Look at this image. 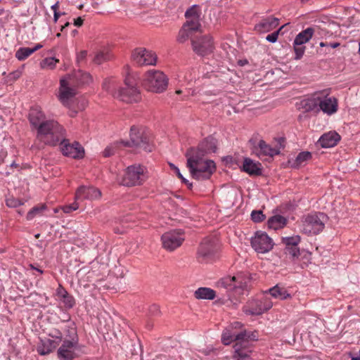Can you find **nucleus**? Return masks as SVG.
<instances>
[{"label":"nucleus","mask_w":360,"mask_h":360,"mask_svg":"<svg viewBox=\"0 0 360 360\" xmlns=\"http://www.w3.org/2000/svg\"><path fill=\"white\" fill-rule=\"evenodd\" d=\"M72 340H63L61 346L58 348L57 354L60 360H72L76 356L75 350L78 347L79 338L77 333L72 331Z\"/></svg>","instance_id":"nucleus-12"},{"label":"nucleus","mask_w":360,"mask_h":360,"mask_svg":"<svg viewBox=\"0 0 360 360\" xmlns=\"http://www.w3.org/2000/svg\"><path fill=\"white\" fill-rule=\"evenodd\" d=\"M283 27V26L281 27L277 31H275L273 33L268 34L266 37V40L271 43H275L277 41L279 32H281Z\"/></svg>","instance_id":"nucleus-51"},{"label":"nucleus","mask_w":360,"mask_h":360,"mask_svg":"<svg viewBox=\"0 0 360 360\" xmlns=\"http://www.w3.org/2000/svg\"><path fill=\"white\" fill-rule=\"evenodd\" d=\"M122 146L121 143L119 142L114 143L112 144H110V146H107L104 150L103 151V155L105 158L110 157L111 155H114L115 153V150L119 147V146Z\"/></svg>","instance_id":"nucleus-43"},{"label":"nucleus","mask_w":360,"mask_h":360,"mask_svg":"<svg viewBox=\"0 0 360 360\" xmlns=\"http://www.w3.org/2000/svg\"><path fill=\"white\" fill-rule=\"evenodd\" d=\"M23 204L24 202L22 200L15 198L14 197L8 198L6 200V205L8 207L15 208L20 205H22Z\"/></svg>","instance_id":"nucleus-45"},{"label":"nucleus","mask_w":360,"mask_h":360,"mask_svg":"<svg viewBox=\"0 0 360 360\" xmlns=\"http://www.w3.org/2000/svg\"><path fill=\"white\" fill-rule=\"evenodd\" d=\"M279 20L274 17H268L262 19L255 26V30L259 32H268L278 25Z\"/></svg>","instance_id":"nucleus-26"},{"label":"nucleus","mask_w":360,"mask_h":360,"mask_svg":"<svg viewBox=\"0 0 360 360\" xmlns=\"http://www.w3.org/2000/svg\"><path fill=\"white\" fill-rule=\"evenodd\" d=\"M57 63H58V60L54 57L46 58L41 61L40 66L42 69L52 70L56 67Z\"/></svg>","instance_id":"nucleus-41"},{"label":"nucleus","mask_w":360,"mask_h":360,"mask_svg":"<svg viewBox=\"0 0 360 360\" xmlns=\"http://www.w3.org/2000/svg\"><path fill=\"white\" fill-rule=\"evenodd\" d=\"M243 325L240 322L235 321L232 323L228 328H231L233 331H236L237 329H240Z\"/></svg>","instance_id":"nucleus-59"},{"label":"nucleus","mask_w":360,"mask_h":360,"mask_svg":"<svg viewBox=\"0 0 360 360\" xmlns=\"http://www.w3.org/2000/svg\"><path fill=\"white\" fill-rule=\"evenodd\" d=\"M117 80L112 77L106 78L103 82V89L112 95L114 97V94L117 92Z\"/></svg>","instance_id":"nucleus-37"},{"label":"nucleus","mask_w":360,"mask_h":360,"mask_svg":"<svg viewBox=\"0 0 360 360\" xmlns=\"http://www.w3.org/2000/svg\"><path fill=\"white\" fill-rule=\"evenodd\" d=\"M133 61L139 66L155 65L157 62V56L152 51L145 48H136L131 54Z\"/></svg>","instance_id":"nucleus-15"},{"label":"nucleus","mask_w":360,"mask_h":360,"mask_svg":"<svg viewBox=\"0 0 360 360\" xmlns=\"http://www.w3.org/2000/svg\"><path fill=\"white\" fill-rule=\"evenodd\" d=\"M311 158V153L308 151H302L300 153L295 159L289 160L291 167L299 168L304 165Z\"/></svg>","instance_id":"nucleus-30"},{"label":"nucleus","mask_w":360,"mask_h":360,"mask_svg":"<svg viewBox=\"0 0 360 360\" xmlns=\"http://www.w3.org/2000/svg\"><path fill=\"white\" fill-rule=\"evenodd\" d=\"M84 20L81 17H78L77 18L74 20V25L77 27H80L83 25Z\"/></svg>","instance_id":"nucleus-60"},{"label":"nucleus","mask_w":360,"mask_h":360,"mask_svg":"<svg viewBox=\"0 0 360 360\" xmlns=\"http://www.w3.org/2000/svg\"><path fill=\"white\" fill-rule=\"evenodd\" d=\"M76 94V86L73 84L71 79H68L65 77L60 79L58 98L63 105L70 108Z\"/></svg>","instance_id":"nucleus-11"},{"label":"nucleus","mask_w":360,"mask_h":360,"mask_svg":"<svg viewBox=\"0 0 360 360\" xmlns=\"http://www.w3.org/2000/svg\"><path fill=\"white\" fill-rule=\"evenodd\" d=\"M285 253L288 255L293 260L297 259L300 255V249L297 246L285 248Z\"/></svg>","instance_id":"nucleus-46"},{"label":"nucleus","mask_w":360,"mask_h":360,"mask_svg":"<svg viewBox=\"0 0 360 360\" xmlns=\"http://www.w3.org/2000/svg\"><path fill=\"white\" fill-rule=\"evenodd\" d=\"M129 136L130 141L122 140L120 143L124 147H139L147 152L152 150V146L149 144L147 137L143 136V132L136 126L131 127Z\"/></svg>","instance_id":"nucleus-9"},{"label":"nucleus","mask_w":360,"mask_h":360,"mask_svg":"<svg viewBox=\"0 0 360 360\" xmlns=\"http://www.w3.org/2000/svg\"><path fill=\"white\" fill-rule=\"evenodd\" d=\"M251 246L257 253L265 254L274 248L273 240L264 231H257L251 238Z\"/></svg>","instance_id":"nucleus-10"},{"label":"nucleus","mask_w":360,"mask_h":360,"mask_svg":"<svg viewBox=\"0 0 360 360\" xmlns=\"http://www.w3.org/2000/svg\"><path fill=\"white\" fill-rule=\"evenodd\" d=\"M86 56H87V52L86 51H82L79 53H78L77 55V63L79 64L82 62H83L85 60Z\"/></svg>","instance_id":"nucleus-57"},{"label":"nucleus","mask_w":360,"mask_h":360,"mask_svg":"<svg viewBox=\"0 0 360 360\" xmlns=\"http://www.w3.org/2000/svg\"><path fill=\"white\" fill-rule=\"evenodd\" d=\"M258 302H259V304L262 305V307L264 306L266 302H272L269 297H268L267 294L264 292V294L262 297L260 299H257Z\"/></svg>","instance_id":"nucleus-58"},{"label":"nucleus","mask_w":360,"mask_h":360,"mask_svg":"<svg viewBox=\"0 0 360 360\" xmlns=\"http://www.w3.org/2000/svg\"><path fill=\"white\" fill-rule=\"evenodd\" d=\"M215 296V291L209 288H199L195 292V297L197 299L214 300Z\"/></svg>","instance_id":"nucleus-36"},{"label":"nucleus","mask_w":360,"mask_h":360,"mask_svg":"<svg viewBox=\"0 0 360 360\" xmlns=\"http://www.w3.org/2000/svg\"><path fill=\"white\" fill-rule=\"evenodd\" d=\"M77 201L78 200H75L73 203L61 207V210L66 214H70L72 212L77 210L79 208Z\"/></svg>","instance_id":"nucleus-49"},{"label":"nucleus","mask_w":360,"mask_h":360,"mask_svg":"<svg viewBox=\"0 0 360 360\" xmlns=\"http://www.w3.org/2000/svg\"><path fill=\"white\" fill-rule=\"evenodd\" d=\"M66 77L68 79H71L76 87L80 85L89 84L92 82V77L90 74L82 70L75 71L72 75H67Z\"/></svg>","instance_id":"nucleus-25"},{"label":"nucleus","mask_w":360,"mask_h":360,"mask_svg":"<svg viewBox=\"0 0 360 360\" xmlns=\"http://www.w3.org/2000/svg\"><path fill=\"white\" fill-rule=\"evenodd\" d=\"M75 331V333H77L76 328L74 327V326H68L65 330V338L64 340H72L73 338V334L72 331Z\"/></svg>","instance_id":"nucleus-55"},{"label":"nucleus","mask_w":360,"mask_h":360,"mask_svg":"<svg viewBox=\"0 0 360 360\" xmlns=\"http://www.w3.org/2000/svg\"><path fill=\"white\" fill-rule=\"evenodd\" d=\"M65 136V129L54 120H46L37 129V138L46 145L56 146Z\"/></svg>","instance_id":"nucleus-2"},{"label":"nucleus","mask_w":360,"mask_h":360,"mask_svg":"<svg viewBox=\"0 0 360 360\" xmlns=\"http://www.w3.org/2000/svg\"><path fill=\"white\" fill-rule=\"evenodd\" d=\"M58 345V342L51 339L41 340L37 347V351L41 356L47 355L53 352Z\"/></svg>","instance_id":"nucleus-29"},{"label":"nucleus","mask_w":360,"mask_h":360,"mask_svg":"<svg viewBox=\"0 0 360 360\" xmlns=\"http://www.w3.org/2000/svg\"><path fill=\"white\" fill-rule=\"evenodd\" d=\"M267 295L269 294L273 298L281 300H285L291 297V295L286 288L279 284L274 285L265 291Z\"/></svg>","instance_id":"nucleus-27"},{"label":"nucleus","mask_w":360,"mask_h":360,"mask_svg":"<svg viewBox=\"0 0 360 360\" xmlns=\"http://www.w3.org/2000/svg\"><path fill=\"white\" fill-rule=\"evenodd\" d=\"M68 294V292L65 290L64 288H63L60 285L56 289V295L58 296L59 300H61Z\"/></svg>","instance_id":"nucleus-56"},{"label":"nucleus","mask_w":360,"mask_h":360,"mask_svg":"<svg viewBox=\"0 0 360 360\" xmlns=\"http://www.w3.org/2000/svg\"><path fill=\"white\" fill-rule=\"evenodd\" d=\"M47 209L45 204H41L32 207L27 214L26 219L27 220L33 219L37 215H40L42 212Z\"/></svg>","instance_id":"nucleus-38"},{"label":"nucleus","mask_w":360,"mask_h":360,"mask_svg":"<svg viewBox=\"0 0 360 360\" xmlns=\"http://www.w3.org/2000/svg\"><path fill=\"white\" fill-rule=\"evenodd\" d=\"M283 243L285 244L286 248L297 246L300 242V237L299 236H294L286 237L283 239Z\"/></svg>","instance_id":"nucleus-42"},{"label":"nucleus","mask_w":360,"mask_h":360,"mask_svg":"<svg viewBox=\"0 0 360 360\" xmlns=\"http://www.w3.org/2000/svg\"><path fill=\"white\" fill-rule=\"evenodd\" d=\"M273 306V302H266L264 306L262 307L257 300L251 301L245 308L244 311L250 315H260L270 309Z\"/></svg>","instance_id":"nucleus-23"},{"label":"nucleus","mask_w":360,"mask_h":360,"mask_svg":"<svg viewBox=\"0 0 360 360\" xmlns=\"http://www.w3.org/2000/svg\"><path fill=\"white\" fill-rule=\"evenodd\" d=\"M194 150L186 153L187 167L191 176L197 180L208 179L216 169L214 161L204 160L198 154L194 155Z\"/></svg>","instance_id":"nucleus-1"},{"label":"nucleus","mask_w":360,"mask_h":360,"mask_svg":"<svg viewBox=\"0 0 360 360\" xmlns=\"http://www.w3.org/2000/svg\"><path fill=\"white\" fill-rule=\"evenodd\" d=\"M340 139V136L335 131H330L319 138L318 144L323 148H332L338 144Z\"/></svg>","instance_id":"nucleus-22"},{"label":"nucleus","mask_w":360,"mask_h":360,"mask_svg":"<svg viewBox=\"0 0 360 360\" xmlns=\"http://www.w3.org/2000/svg\"><path fill=\"white\" fill-rule=\"evenodd\" d=\"M252 153L258 156L259 158H262L264 156L274 157L279 153V151L268 145L264 141L260 140L258 143L254 139L249 141Z\"/></svg>","instance_id":"nucleus-18"},{"label":"nucleus","mask_w":360,"mask_h":360,"mask_svg":"<svg viewBox=\"0 0 360 360\" xmlns=\"http://www.w3.org/2000/svg\"><path fill=\"white\" fill-rule=\"evenodd\" d=\"M247 335L246 330H241L240 332L233 331L231 328H226L221 335V342L224 345H228L232 342L236 341L233 346L235 354L234 358L236 360H243L248 357V352L241 349V339H243Z\"/></svg>","instance_id":"nucleus-8"},{"label":"nucleus","mask_w":360,"mask_h":360,"mask_svg":"<svg viewBox=\"0 0 360 360\" xmlns=\"http://www.w3.org/2000/svg\"><path fill=\"white\" fill-rule=\"evenodd\" d=\"M233 282V289L237 294H242L248 285V279L242 274H238L236 276Z\"/></svg>","instance_id":"nucleus-33"},{"label":"nucleus","mask_w":360,"mask_h":360,"mask_svg":"<svg viewBox=\"0 0 360 360\" xmlns=\"http://www.w3.org/2000/svg\"><path fill=\"white\" fill-rule=\"evenodd\" d=\"M51 336L56 339H58V341H61L62 340V333L59 330H56L55 334L51 335Z\"/></svg>","instance_id":"nucleus-61"},{"label":"nucleus","mask_w":360,"mask_h":360,"mask_svg":"<svg viewBox=\"0 0 360 360\" xmlns=\"http://www.w3.org/2000/svg\"><path fill=\"white\" fill-rule=\"evenodd\" d=\"M220 245L216 236H209L203 239L199 245L197 258L200 262H211L217 258Z\"/></svg>","instance_id":"nucleus-5"},{"label":"nucleus","mask_w":360,"mask_h":360,"mask_svg":"<svg viewBox=\"0 0 360 360\" xmlns=\"http://www.w3.org/2000/svg\"><path fill=\"white\" fill-rule=\"evenodd\" d=\"M60 15V14L58 11H55V13H53V21H54V22H56L58 21Z\"/></svg>","instance_id":"nucleus-63"},{"label":"nucleus","mask_w":360,"mask_h":360,"mask_svg":"<svg viewBox=\"0 0 360 360\" xmlns=\"http://www.w3.org/2000/svg\"><path fill=\"white\" fill-rule=\"evenodd\" d=\"M148 313L150 316H158L160 314L159 306L155 304L150 305L148 308Z\"/></svg>","instance_id":"nucleus-54"},{"label":"nucleus","mask_w":360,"mask_h":360,"mask_svg":"<svg viewBox=\"0 0 360 360\" xmlns=\"http://www.w3.org/2000/svg\"><path fill=\"white\" fill-rule=\"evenodd\" d=\"M234 276H228L222 278L218 283V285L226 289L228 291H232L233 289Z\"/></svg>","instance_id":"nucleus-39"},{"label":"nucleus","mask_w":360,"mask_h":360,"mask_svg":"<svg viewBox=\"0 0 360 360\" xmlns=\"http://www.w3.org/2000/svg\"><path fill=\"white\" fill-rule=\"evenodd\" d=\"M31 54H32L31 48L21 47L17 50L15 56L18 60L22 61L27 58Z\"/></svg>","instance_id":"nucleus-40"},{"label":"nucleus","mask_w":360,"mask_h":360,"mask_svg":"<svg viewBox=\"0 0 360 360\" xmlns=\"http://www.w3.org/2000/svg\"><path fill=\"white\" fill-rule=\"evenodd\" d=\"M110 55L108 51H98L94 57V62L101 64L103 62L110 59Z\"/></svg>","instance_id":"nucleus-44"},{"label":"nucleus","mask_w":360,"mask_h":360,"mask_svg":"<svg viewBox=\"0 0 360 360\" xmlns=\"http://www.w3.org/2000/svg\"><path fill=\"white\" fill-rule=\"evenodd\" d=\"M62 153L67 157L74 159L82 158L84 155V150L78 142L70 143L65 137L59 142Z\"/></svg>","instance_id":"nucleus-16"},{"label":"nucleus","mask_w":360,"mask_h":360,"mask_svg":"<svg viewBox=\"0 0 360 360\" xmlns=\"http://www.w3.org/2000/svg\"><path fill=\"white\" fill-rule=\"evenodd\" d=\"M193 49L199 56H207L213 52L214 49L212 39L210 36H204L192 41Z\"/></svg>","instance_id":"nucleus-19"},{"label":"nucleus","mask_w":360,"mask_h":360,"mask_svg":"<svg viewBox=\"0 0 360 360\" xmlns=\"http://www.w3.org/2000/svg\"><path fill=\"white\" fill-rule=\"evenodd\" d=\"M168 82L169 79L163 72L150 70L145 73L142 85L148 91L161 94L167 89Z\"/></svg>","instance_id":"nucleus-3"},{"label":"nucleus","mask_w":360,"mask_h":360,"mask_svg":"<svg viewBox=\"0 0 360 360\" xmlns=\"http://www.w3.org/2000/svg\"><path fill=\"white\" fill-rule=\"evenodd\" d=\"M251 219L254 222L259 223L264 220L265 215L261 210H253L251 212Z\"/></svg>","instance_id":"nucleus-48"},{"label":"nucleus","mask_w":360,"mask_h":360,"mask_svg":"<svg viewBox=\"0 0 360 360\" xmlns=\"http://www.w3.org/2000/svg\"><path fill=\"white\" fill-rule=\"evenodd\" d=\"M257 340V335L255 333L248 332L247 331V335L243 338L241 339V347H246L249 340Z\"/></svg>","instance_id":"nucleus-50"},{"label":"nucleus","mask_w":360,"mask_h":360,"mask_svg":"<svg viewBox=\"0 0 360 360\" xmlns=\"http://www.w3.org/2000/svg\"><path fill=\"white\" fill-rule=\"evenodd\" d=\"M185 16L187 19L186 22L189 23L193 26V29H199L200 24L199 22L200 14L198 7L196 5H193L189 8L185 13Z\"/></svg>","instance_id":"nucleus-28"},{"label":"nucleus","mask_w":360,"mask_h":360,"mask_svg":"<svg viewBox=\"0 0 360 360\" xmlns=\"http://www.w3.org/2000/svg\"><path fill=\"white\" fill-rule=\"evenodd\" d=\"M22 74V68L18 69L8 75V78L11 81H15L20 78Z\"/></svg>","instance_id":"nucleus-53"},{"label":"nucleus","mask_w":360,"mask_h":360,"mask_svg":"<svg viewBox=\"0 0 360 360\" xmlns=\"http://www.w3.org/2000/svg\"><path fill=\"white\" fill-rule=\"evenodd\" d=\"M147 169L140 165H132L127 167L120 181L125 186H135L143 184L148 179Z\"/></svg>","instance_id":"nucleus-6"},{"label":"nucleus","mask_w":360,"mask_h":360,"mask_svg":"<svg viewBox=\"0 0 360 360\" xmlns=\"http://www.w3.org/2000/svg\"><path fill=\"white\" fill-rule=\"evenodd\" d=\"M314 34V29L310 27L297 34L293 41L295 58L296 60H299L303 56L306 49L304 45L312 38Z\"/></svg>","instance_id":"nucleus-14"},{"label":"nucleus","mask_w":360,"mask_h":360,"mask_svg":"<svg viewBox=\"0 0 360 360\" xmlns=\"http://www.w3.org/2000/svg\"><path fill=\"white\" fill-rule=\"evenodd\" d=\"M216 145L212 138L205 139L198 146V153H214L216 151Z\"/></svg>","instance_id":"nucleus-34"},{"label":"nucleus","mask_w":360,"mask_h":360,"mask_svg":"<svg viewBox=\"0 0 360 360\" xmlns=\"http://www.w3.org/2000/svg\"><path fill=\"white\" fill-rule=\"evenodd\" d=\"M340 46V43L338 42H333V43H330L328 44V46L331 47V48H337Z\"/></svg>","instance_id":"nucleus-64"},{"label":"nucleus","mask_w":360,"mask_h":360,"mask_svg":"<svg viewBox=\"0 0 360 360\" xmlns=\"http://www.w3.org/2000/svg\"><path fill=\"white\" fill-rule=\"evenodd\" d=\"M242 170L251 176H259L262 173L261 163L254 161L249 158H244Z\"/></svg>","instance_id":"nucleus-24"},{"label":"nucleus","mask_w":360,"mask_h":360,"mask_svg":"<svg viewBox=\"0 0 360 360\" xmlns=\"http://www.w3.org/2000/svg\"><path fill=\"white\" fill-rule=\"evenodd\" d=\"M319 111L328 115L335 114L338 109V100L334 96H329L326 92H319Z\"/></svg>","instance_id":"nucleus-17"},{"label":"nucleus","mask_w":360,"mask_h":360,"mask_svg":"<svg viewBox=\"0 0 360 360\" xmlns=\"http://www.w3.org/2000/svg\"><path fill=\"white\" fill-rule=\"evenodd\" d=\"M328 221L323 212H314L304 216L301 221V231L307 235H317L321 233Z\"/></svg>","instance_id":"nucleus-4"},{"label":"nucleus","mask_w":360,"mask_h":360,"mask_svg":"<svg viewBox=\"0 0 360 360\" xmlns=\"http://www.w3.org/2000/svg\"><path fill=\"white\" fill-rule=\"evenodd\" d=\"M64 304V306L68 309H71L75 304V299L72 296L70 295L68 293L60 300Z\"/></svg>","instance_id":"nucleus-47"},{"label":"nucleus","mask_w":360,"mask_h":360,"mask_svg":"<svg viewBox=\"0 0 360 360\" xmlns=\"http://www.w3.org/2000/svg\"><path fill=\"white\" fill-rule=\"evenodd\" d=\"M197 30H198V29H193V26H191V24L186 22L179 32L177 37L178 41L181 43L184 42L191 36L193 32Z\"/></svg>","instance_id":"nucleus-35"},{"label":"nucleus","mask_w":360,"mask_h":360,"mask_svg":"<svg viewBox=\"0 0 360 360\" xmlns=\"http://www.w3.org/2000/svg\"><path fill=\"white\" fill-rule=\"evenodd\" d=\"M319 92L315 94L312 97L304 99L302 101V106L307 112L318 110L319 111Z\"/></svg>","instance_id":"nucleus-31"},{"label":"nucleus","mask_w":360,"mask_h":360,"mask_svg":"<svg viewBox=\"0 0 360 360\" xmlns=\"http://www.w3.org/2000/svg\"><path fill=\"white\" fill-rule=\"evenodd\" d=\"M42 47H43V45H41V44H36L33 48H31L32 53H34L35 51H37V50L40 49Z\"/></svg>","instance_id":"nucleus-62"},{"label":"nucleus","mask_w":360,"mask_h":360,"mask_svg":"<svg viewBox=\"0 0 360 360\" xmlns=\"http://www.w3.org/2000/svg\"><path fill=\"white\" fill-rule=\"evenodd\" d=\"M124 87L119 88L114 97L125 103H137L141 101L140 90L136 86L135 79L130 75L124 79Z\"/></svg>","instance_id":"nucleus-7"},{"label":"nucleus","mask_w":360,"mask_h":360,"mask_svg":"<svg viewBox=\"0 0 360 360\" xmlns=\"http://www.w3.org/2000/svg\"><path fill=\"white\" fill-rule=\"evenodd\" d=\"M287 224V219L280 214H276L270 217L267 221L269 229L278 230L283 228Z\"/></svg>","instance_id":"nucleus-32"},{"label":"nucleus","mask_w":360,"mask_h":360,"mask_svg":"<svg viewBox=\"0 0 360 360\" xmlns=\"http://www.w3.org/2000/svg\"><path fill=\"white\" fill-rule=\"evenodd\" d=\"M30 124L38 129L39 126L46 122V116L40 106L35 105L31 108L29 112Z\"/></svg>","instance_id":"nucleus-21"},{"label":"nucleus","mask_w":360,"mask_h":360,"mask_svg":"<svg viewBox=\"0 0 360 360\" xmlns=\"http://www.w3.org/2000/svg\"><path fill=\"white\" fill-rule=\"evenodd\" d=\"M169 167L172 169L174 170V172H175V174L177 175V176L181 180V181L183 183H184L185 184H188V181L187 179H186L183 175L181 174L179 169L175 166L174 164L172 163H169Z\"/></svg>","instance_id":"nucleus-52"},{"label":"nucleus","mask_w":360,"mask_h":360,"mask_svg":"<svg viewBox=\"0 0 360 360\" xmlns=\"http://www.w3.org/2000/svg\"><path fill=\"white\" fill-rule=\"evenodd\" d=\"M101 196V192L99 189L93 186H81L76 191L75 200H97Z\"/></svg>","instance_id":"nucleus-20"},{"label":"nucleus","mask_w":360,"mask_h":360,"mask_svg":"<svg viewBox=\"0 0 360 360\" xmlns=\"http://www.w3.org/2000/svg\"><path fill=\"white\" fill-rule=\"evenodd\" d=\"M184 239V233L180 229L167 231L161 237L162 247L170 252L180 247Z\"/></svg>","instance_id":"nucleus-13"}]
</instances>
